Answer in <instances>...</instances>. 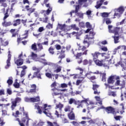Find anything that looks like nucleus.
Listing matches in <instances>:
<instances>
[{
	"instance_id": "f257e3e1",
	"label": "nucleus",
	"mask_w": 126,
	"mask_h": 126,
	"mask_svg": "<svg viewBox=\"0 0 126 126\" xmlns=\"http://www.w3.org/2000/svg\"><path fill=\"white\" fill-rule=\"evenodd\" d=\"M89 33L86 35V38L83 41V44H84L85 46H81L80 44H78V50L81 51H85L86 49V48H88L89 47V45H90V40H92L94 39V35H95V32H94L93 30L92 29H88L85 33Z\"/></svg>"
},
{
	"instance_id": "f03ea898",
	"label": "nucleus",
	"mask_w": 126,
	"mask_h": 126,
	"mask_svg": "<svg viewBox=\"0 0 126 126\" xmlns=\"http://www.w3.org/2000/svg\"><path fill=\"white\" fill-rule=\"evenodd\" d=\"M115 79H116V82L115 83L116 85H119L121 86V90H126V81L124 80L121 81H120V77L117 76L115 77L114 76H111L109 77L108 79V83H114L115 82Z\"/></svg>"
},
{
	"instance_id": "7ed1b4c3",
	"label": "nucleus",
	"mask_w": 126,
	"mask_h": 126,
	"mask_svg": "<svg viewBox=\"0 0 126 126\" xmlns=\"http://www.w3.org/2000/svg\"><path fill=\"white\" fill-rule=\"evenodd\" d=\"M108 30L109 33H114V34H115V36H113V38L114 39L115 43L117 44V43H118L119 36H118V35L121 29L118 27L114 28L113 27V26L109 25L108 26Z\"/></svg>"
},
{
	"instance_id": "20e7f679",
	"label": "nucleus",
	"mask_w": 126,
	"mask_h": 126,
	"mask_svg": "<svg viewBox=\"0 0 126 126\" xmlns=\"http://www.w3.org/2000/svg\"><path fill=\"white\" fill-rule=\"evenodd\" d=\"M22 111L24 114V116H25V117L26 118H24L21 121H20L19 120V119L17 118L16 119V121H17L18 122H19V125L20 126H25L24 125V123H26V121H27V122H26V126H29V122L30 120V119H29V117H28V113L27 112H24V107H23L22 108Z\"/></svg>"
},
{
	"instance_id": "39448f33",
	"label": "nucleus",
	"mask_w": 126,
	"mask_h": 126,
	"mask_svg": "<svg viewBox=\"0 0 126 126\" xmlns=\"http://www.w3.org/2000/svg\"><path fill=\"white\" fill-rule=\"evenodd\" d=\"M57 29V30L58 29L62 30V31L59 32V33L61 36H63L64 35L67 34V33H66L67 31H69V26H66L65 24L63 25L58 23Z\"/></svg>"
},
{
	"instance_id": "423d86ee",
	"label": "nucleus",
	"mask_w": 126,
	"mask_h": 126,
	"mask_svg": "<svg viewBox=\"0 0 126 126\" xmlns=\"http://www.w3.org/2000/svg\"><path fill=\"white\" fill-rule=\"evenodd\" d=\"M31 57L32 59L33 60V61L42 63H43L44 65H47V64H50V63L47 62L46 59H38V56H37V54L33 52H32Z\"/></svg>"
},
{
	"instance_id": "0eeeda50",
	"label": "nucleus",
	"mask_w": 126,
	"mask_h": 126,
	"mask_svg": "<svg viewBox=\"0 0 126 126\" xmlns=\"http://www.w3.org/2000/svg\"><path fill=\"white\" fill-rule=\"evenodd\" d=\"M114 11L115 13L113 18H116V17H120V16L122 15L123 13H124V12L125 11V8L123 6H121L118 9H115Z\"/></svg>"
},
{
	"instance_id": "6e6552de",
	"label": "nucleus",
	"mask_w": 126,
	"mask_h": 126,
	"mask_svg": "<svg viewBox=\"0 0 126 126\" xmlns=\"http://www.w3.org/2000/svg\"><path fill=\"white\" fill-rule=\"evenodd\" d=\"M88 123L90 124V125H92V126H102V122L98 119L90 120L88 121Z\"/></svg>"
},
{
	"instance_id": "1a4fd4ad",
	"label": "nucleus",
	"mask_w": 126,
	"mask_h": 126,
	"mask_svg": "<svg viewBox=\"0 0 126 126\" xmlns=\"http://www.w3.org/2000/svg\"><path fill=\"white\" fill-rule=\"evenodd\" d=\"M86 1H87V0H78V3H76L77 4L75 5V11H72L70 12L71 16H72V13H74V12H75V13H77L80 7V5H82L83 2H86Z\"/></svg>"
},
{
	"instance_id": "9d476101",
	"label": "nucleus",
	"mask_w": 126,
	"mask_h": 126,
	"mask_svg": "<svg viewBox=\"0 0 126 126\" xmlns=\"http://www.w3.org/2000/svg\"><path fill=\"white\" fill-rule=\"evenodd\" d=\"M50 106H48V104H45L44 105V107H41L42 110H44L43 113L47 116V117H51V112H50Z\"/></svg>"
},
{
	"instance_id": "9b49d317",
	"label": "nucleus",
	"mask_w": 126,
	"mask_h": 126,
	"mask_svg": "<svg viewBox=\"0 0 126 126\" xmlns=\"http://www.w3.org/2000/svg\"><path fill=\"white\" fill-rule=\"evenodd\" d=\"M63 108V105L59 103V104L56 105V111L55 112V115L57 116L58 118L60 117V114H59V111H60V112L61 113L62 112V109Z\"/></svg>"
},
{
	"instance_id": "f8f14e48",
	"label": "nucleus",
	"mask_w": 126,
	"mask_h": 126,
	"mask_svg": "<svg viewBox=\"0 0 126 126\" xmlns=\"http://www.w3.org/2000/svg\"><path fill=\"white\" fill-rule=\"evenodd\" d=\"M10 60H11V55H10V51H9L8 59L6 61L7 65L5 67V68H6V69H7V68H8L10 66Z\"/></svg>"
},
{
	"instance_id": "ddd939ff",
	"label": "nucleus",
	"mask_w": 126,
	"mask_h": 126,
	"mask_svg": "<svg viewBox=\"0 0 126 126\" xmlns=\"http://www.w3.org/2000/svg\"><path fill=\"white\" fill-rule=\"evenodd\" d=\"M92 56L95 59H101L102 60V54L98 52H95L94 53H92Z\"/></svg>"
},
{
	"instance_id": "4468645a",
	"label": "nucleus",
	"mask_w": 126,
	"mask_h": 126,
	"mask_svg": "<svg viewBox=\"0 0 126 126\" xmlns=\"http://www.w3.org/2000/svg\"><path fill=\"white\" fill-rule=\"evenodd\" d=\"M106 111L108 114H111V113H115V109L112 107H108L106 108Z\"/></svg>"
},
{
	"instance_id": "2eb2a0df",
	"label": "nucleus",
	"mask_w": 126,
	"mask_h": 126,
	"mask_svg": "<svg viewBox=\"0 0 126 126\" xmlns=\"http://www.w3.org/2000/svg\"><path fill=\"white\" fill-rule=\"evenodd\" d=\"M73 29V30H76V31H78L79 28L76 26V25L73 24L71 25L70 26H69V30Z\"/></svg>"
},
{
	"instance_id": "dca6fc26",
	"label": "nucleus",
	"mask_w": 126,
	"mask_h": 126,
	"mask_svg": "<svg viewBox=\"0 0 126 126\" xmlns=\"http://www.w3.org/2000/svg\"><path fill=\"white\" fill-rule=\"evenodd\" d=\"M94 61L96 64V65H98L99 66H101L102 65V62L101 61H99L98 60H97V58L95 57H93Z\"/></svg>"
},
{
	"instance_id": "f3484780",
	"label": "nucleus",
	"mask_w": 126,
	"mask_h": 126,
	"mask_svg": "<svg viewBox=\"0 0 126 126\" xmlns=\"http://www.w3.org/2000/svg\"><path fill=\"white\" fill-rule=\"evenodd\" d=\"M41 69H42V68H37L35 66L32 67V70H34V71H36L34 73V75H37V74L40 72V70H41Z\"/></svg>"
},
{
	"instance_id": "a211bd4d",
	"label": "nucleus",
	"mask_w": 126,
	"mask_h": 126,
	"mask_svg": "<svg viewBox=\"0 0 126 126\" xmlns=\"http://www.w3.org/2000/svg\"><path fill=\"white\" fill-rule=\"evenodd\" d=\"M34 108L37 109L38 114H40V115L42 114V110L41 109V108L40 107L39 105H38V104H35Z\"/></svg>"
},
{
	"instance_id": "6ab92c4d",
	"label": "nucleus",
	"mask_w": 126,
	"mask_h": 126,
	"mask_svg": "<svg viewBox=\"0 0 126 126\" xmlns=\"http://www.w3.org/2000/svg\"><path fill=\"white\" fill-rule=\"evenodd\" d=\"M104 1H105V0H100L99 1H98L97 2L96 5H95L96 8L97 9L99 8V7H100V6H101V5L103 4V2H104Z\"/></svg>"
},
{
	"instance_id": "aec40b11",
	"label": "nucleus",
	"mask_w": 126,
	"mask_h": 126,
	"mask_svg": "<svg viewBox=\"0 0 126 126\" xmlns=\"http://www.w3.org/2000/svg\"><path fill=\"white\" fill-rule=\"evenodd\" d=\"M31 102L33 103L35 102H40V96H37L35 97H32L31 98Z\"/></svg>"
},
{
	"instance_id": "412c9836",
	"label": "nucleus",
	"mask_w": 126,
	"mask_h": 126,
	"mask_svg": "<svg viewBox=\"0 0 126 126\" xmlns=\"http://www.w3.org/2000/svg\"><path fill=\"white\" fill-rule=\"evenodd\" d=\"M0 4L3 7H6L7 4H6V0H0Z\"/></svg>"
},
{
	"instance_id": "4be33fe9",
	"label": "nucleus",
	"mask_w": 126,
	"mask_h": 126,
	"mask_svg": "<svg viewBox=\"0 0 126 126\" xmlns=\"http://www.w3.org/2000/svg\"><path fill=\"white\" fill-rule=\"evenodd\" d=\"M15 63H16L17 65H22V64H23V60L19 59L15 62Z\"/></svg>"
},
{
	"instance_id": "5701e85b",
	"label": "nucleus",
	"mask_w": 126,
	"mask_h": 126,
	"mask_svg": "<svg viewBox=\"0 0 126 126\" xmlns=\"http://www.w3.org/2000/svg\"><path fill=\"white\" fill-rule=\"evenodd\" d=\"M12 105L11 106L12 111H13V110H14V109H15V107H16V106H17V105L16 104H17V103L16 102V101H15V100L12 101Z\"/></svg>"
},
{
	"instance_id": "b1692460",
	"label": "nucleus",
	"mask_w": 126,
	"mask_h": 126,
	"mask_svg": "<svg viewBox=\"0 0 126 126\" xmlns=\"http://www.w3.org/2000/svg\"><path fill=\"white\" fill-rule=\"evenodd\" d=\"M103 23H105V22L107 25L109 24H111V23H112L111 20L109 18H104L103 19Z\"/></svg>"
},
{
	"instance_id": "393cba45",
	"label": "nucleus",
	"mask_w": 126,
	"mask_h": 126,
	"mask_svg": "<svg viewBox=\"0 0 126 126\" xmlns=\"http://www.w3.org/2000/svg\"><path fill=\"white\" fill-rule=\"evenodd\" d=\"M46 7H49V8L46 11V14H49V13H50V12H51V10H52V8L51 6H50L49 3L46 4Z\"/></svg>"
},
{
	"instance_id": "a878e982",
	"label": "nucleus",
	"mask_w": 126,
	"mask_h": 126,
	"mask_svg": "<svg viewBox=\"0 0 126 126\" xmlns=\"http://www.w3.org/2000/svg\"><path fill=\"white\" fill-rule=\"evenodd\" d=\"M68 116L70 120H74L75 119L74 114L72 112H70V114H68Z\"/></svg>"
},
{
	"instance_id": "bb28decb",
	"label": "nucleus",
	"mask_w": 126,
	"mask_h": 126,
	"mask_svg": "<svg viewBox=\"0 0 126 126\" xmlns=\"http://www.w3.org/2000/svg\"><path fill=\"white\" fill-rule=\"evenodd\" d=\"M20 21H21L20 19H17L14 21L13 26H17V25H19V24H20Z\"/></svg>"
},
{
	"instance_id": "cd10ccee",
	"label": "nucleus",
	"mask_w": 126,
	"mask_h": 126,
	"mask_svg": "<svg viewBox=\"0 0 126 126\" xmlns=\"http://www.w3.org/2000/svg\"><path fill=\"white\" fill-rule=\"evenodd\" d=\"M13 86H14L15 88H19L20 84L17 82V79L15 80V82L13 84Z\"/></svg>"
},
{
	"instance_id": "c85d7f7f",
	"label": "nucleus",
	"mask_w": 126,
	"mask_h": 126,
	"mask_svg": "<svg viewBox=\"0 0 126 126\" xmlns=\"http://www.w3.org/2000/svg\"><path fill=\"white\" fill-rule=\"evenodd\" d=\"M108 95L109 96H112L113 97H116L117 96V94L115 92H109Z\"/></svg>"
},
{
	"instance_id": "c756f323",
	"label": "nucleus",
	"mask_w": 126,
	"mask_h": 126,
	"mask_svg": "<svg viewBox=\"0 0 126 126\" xmlns=\"http://www.w3.org/2000/svg\"><path fill=\"white\" fill-rule=\"evenodd\" d=\"M82 55H87V50L85 51L83 53H79L77 54L76 59H78L79 57H81Z\"/></svg>"
},
{
	"instance_id": "7c9ffc66",
	"label": "nucleus",
	"mask_w": 126,
	"mask_h": 126,
	"mask_svg": "<svg viewBox=\"0 0 126 126\" xmlns=\"http://www.w3.org/2000/svg\"><path fill=\"white\" fill-rule=\"evenodd\" d=\"M121 108H122V109L123 110L121 111H120L121 114H124V113H125V104L124 103H121L120 105Z\"/></svg>"
},
{
	"instance_id": "2f4dec72",
	"label": "nucleus",
	"mask_w": 126,
	"mask_h": 126,
	"mask_svg": "<svg viewBox=\"0 0 126 126\" xmlns=\"http://www.w3.org/2000/svg\"><path fill=\"white\" fill-rule=\"evenodd\" d=\"M13 82V81H12V78L10 77L9 78L8 80L7 81V83L8 84V86L11 85Z\"/></svg>"
},
{
	"instance_id": "473e14b6",
	"label": "nucleus",
	"mask_w": 126,
	"mask_h": 126,
	"mask_svg": "<svg viewBox=\"0 0 126 126\" xmlns=\"http://www.w3.org/2000/svg\"><path fill=\"white\" fill-rule=\"evenodd\" d=\"M2 25L5 27H7V26H10L11 25V23L10 22H4L2 23Z\"/></svg>"
},
{
	"instance_id": "72a5a7b5",
	"label": "nucleus",
	"mask_w": 126,
	"mask_h": 126,
	"mask_svg": "<svg viewBox=\"0 0 126 126\" xmlns=\"http://www.w3.org/2000/svg\"><path fill=\"white\" fill-rule=\"evenodd\" d=\"M109 15L110 13L104 12L101 13V16L103 18L108 17V16H109Z\"/></svg>"
},
{
	"instance_id": "f704fd0d",
	"label": "nucleus",
	"mask_w": 126,
	"mask_h": 126,
	"mask_svg": "<svg viewBox=\"0 0 126 126\" xmlns=\"http://www.w3.org/2000/svg\"><path fill=\"white\" fill-rule=\"evenodd\" d=\"M92 72H88L85 75V76H86V77H87L89 78V79L91 77V75L92 74Z\"/></svg>"
},
{
	"instance_id": "c9c22d12",
	"label": "nucleus",
	"mask_w": 126,
	"mask_h": 126,
	"mask_svg": "<svg viewBox=\"0 0 126 126\" xmlns=\"http://www.w3.org/2000/svg\"><path fill=\"white\" fill-rule=\"evenodd\" d=\"M93 102H90V104L88 105V109L90 110V109H93L94 107H93Z\"/></svg>"
},
{
	"instance_id": "e433bc0d",
	"label": "nucleus",
	"mask_w": 126,
	"mask_h": 126,
	"mask_svg": "<svg viewBox=\"0 0 126 126\" xmlns=\"http://www.w3.org/2000/svg\"><path fill=\"white\" fill-rule=\"evenodd\" d=\"M0 40L1 41V43L3 46H7V45H8V42L2 40V38H0Z\"/></svg>"
},
{
	"instance_id": "4c0bfd02",
	"label": "nucleus",
	"mask_w": 126,
	"mask_h": 126,
	"mask_svg": "<svg viewBox=\"0 0 126 126\" xmlns=\"http://www.w3.org/2000/svg\"><path fill=\"white\" fill-rule=\"evenodd\" d=\"M73 103H75V104H76V101H75V99L73 98H70L69 100V104H70V105H71V104H72Z\"/></svg>"
},
{
	"instance_id": "58836bf2",
	"label": "nucleus",
	"mask_w": 126,
	"mask_h": 126,
	"mask_svg": "<svg viewBox=\"0 0 126 126\" xmlns=\"http://www.w3.org/2000/svg\"><path fill=\"white\" fill-rule=\"evenodd\" d=\"M50 54H51V55H54L55 54V52H54V48L53 47H51L49 50H48Z\"/></svg>"
},
{
	"instance_id": "ea45409f",
	"label": "nucleus",
	"mask_w": 126,
	"mask_h": 126,
	"mask_svg": "<svg viewBox=\"0 0 126 126\" xmlns=\"http://www.w3.org/2000/svg\"><path fill=\"white\" fill-rule=\"evenodd\" d=\"M61 70H62V66H58L57 67V69L56 70H55L54 71H55V72H57V73H58V72H61Z\"/></svg>"
},
{
	"instance_id": "a19ab883",
	"label": "nucleus",
	"mask_w": 126,
	"mask_h": 126,
	"mask_svg": "<svg viewBox=\"0 0 126 126\" xmlns=\"http://www.w3.org/2000/svg\"><path fill=\"white\" fill-rule=\"evenodd\" d=\"M95 98L96 99V101H99V102H98V103L100 105H102V101H101V98H100V97L95 96Z\"/></svg>"
},
{
	"instance_id": "79ce46f5",
	"label": "nucleus",
	"mask_w": 126,
	"mask_h": 126,
	"mask_svg": "<svg viewBox=\"0 0 126 126\" xmlns=\"http://www.w3.org/2000/svg\"><path fill=\"white\" fill-rule=\"evenodd\" d=\"M65 57V55L64 54L59 56V59H60L61 60L58 62L59 63H62V59H63Z\"/></svg>"
},
{
	"instance_id": "37998d69",
	"label": "nucleus",
	"mask_w": 126,
	"mask_h": 126,
	"mask_svg": "<svg viewBox=\"0 0 126 126\" xmlns=\"http://www.w3.org/2000/svg\"><path fill=\"white\" fill-rule=\"evenodd\" d=\"M8 16H9V15H8V9H7V10H6V12H5V16H4V19H6V18H7V17H8Z\"/></svg>"
},
{
	"instance_id": "c03bdc74",
	"label": "nucleus",
	"mask_w": 126,
	"mask_h": 126,
	"mask_svg": "<svg viewBox=\"0 0 126 126\" xmlns=\"http://www.w3.org/2000/svg\"><path fill=\"white\" fill-rule=\"evenodd\" d=\"M45 75L47 77H48V78H52V77L53 76V74L50 73H46Z\"/></svg>"
},
{
	"instance_id": "a18cd8bd",
	"label": "nucleus",
	"mask_w": 126,
	"mask_h": 126,
	"mask_svg": "<svg viewBox=\"0 0 126 126\" xmlns=\"http://www.w3.org/2000/svg\"><path fill=\"white\" fill-rule=\"evenodd\" d=\"M102 75V81H106V73L101 74Z\"/></svg>"
},
{
	"instance_id": "49530a36",
	"label": "nucleus",
	"mask_w": 126,
	"mask_h": 126,
	"mask_svg": "<svg viewBox=\"0 0 126 126\" xmlns=\"http://www.w3.org/2000/svg\"><path fill=\"white\" fill-rule=\"evenodd\" d=\"M102 55V60H105L107 59V54L106 53H101Z\"/></svg>"
},
{
	"instance_id": "de8ad7c7",
	"label": "nucleus",
	"mask_w": 126,
	"mask_h": 126,
	"mask_svg": "<svg viewBox=\"0 0 126 126\" xmlns=\"http://www.w3.org/2000/svg\"><path fill=\"white\" fill-rule=\"evenodd\" d=\"M61 87H62V88H67V84L65 83L61 84Z\"/></svg>"
},
{
	"instance_id": "09e8293b",
	"label": "nucleus",
	"mask_w": 126,
	"mask_h": 126,
	"mask_svg": "<svg viewBox=\"0 0 126 126\" xmlns=\"http://www.w3.org/2000/svg\"><path fill=\"white\" fill-rule=\"evenodd\" d=\"M46 28H48V29H52V28H53V24L49 23L48 25L46 26Z\"/></svg>"
},
{
	"instance_id": "8fccbe9b",
	"label": "nucleus",
	"mask_w": 126,
	"mask_h": 126,
	"mask_svg": "<svg viewBox=\"0 0 126 126\" xmlns=\"http://www.w3.org/2000/svg\"><path fill=\"white\" fill-rule=\"evenodd\" d=\"M37 45H38V49L39 50H40V51H41V50H43V46H42L43 44L42 43H38Z\"/></svg>"
},
{
	"instance_id": "3c124183",
	"label": "nucleus",
	"mask_w": 126,
	"mask_h": 126,
	"mask_svg": "<svg viewBox=\"0 0 126 126\" xmlns=\"http://www.w3.org/2000/svg\"><path fill=\"white\" fill-rule=\"evenodd\" d=\"M99 88V85H93V90H97V89Z\"/></svg>"
},
{
	"instance_id": "603ef678",
	"label": "nucleus",
	"mask_w": 126,
	"mask_h": 126,
	"mask_svg": "<svg viewBox=\"0 0 126 126\" xmlns=\"http://www.w3.org/2000/svg\"><path fill=\"white\" fill-rule=\"evenodd\" d=\"M82 81H83V80H78L76 81V85L77 86H78L80 84V83H82Z\"/></svg>"
},
{
	"instance_id": "864d4df0",
	"label": "nucleus",
	"mask_w": 126,
	"mask_h": 126,
	"mask_svg": "<svg viewBox=\"0 0 126 126\" xmlns=\"http://www.w3.org/2000/svg\"><path fill=\"white\" fill-rule=\"evenodd\" d=\"M32 50H33V51H36V50H37V47L36 46V44H32Z\"/></svg>"
},
{
	"instance_id": "5fc2aeb1",
	"label": "nucleus",
	"mask_w": 126,
	"mask_h": 126,
	"mask_svg": "<svg viewBox=\"0 0 126 126\" xmlns=\"http://www.w3.org/2000/svg\"><path fill=\"white\" fill-rule=\"evenodd\" d=\"M71 124L75 126H79V123H78L77 122L73 121L71 122Z\"/></svg>"
},
{
	"instance_id": "6e6d98bb",
	"label": "nucleus",
	"mask_w": 126,
	"mask_h": 126,
	"mask_svg": "<svg viewBox=\"0 0 126 126\" xmlns=\"http://www.w3.org/2000/svg\"><path fill=\"white\" fill-rule=\"evenodd\" d=\"M14 101L17 102V103H20V102H21V98H20L19 97H17L15 99Z\"/></svg>"
},
{
	"instance_id": "4d7b16f0",
	"label": "nucleus",
	"mask_w": 126,
	"mask_h": 126,
	"mask_svg": "<svg viewBox=\"0 0 126 126\" xmlns=\"http://www.w3.org/2000/svg\"><path fill=\"white\" fill-rule=\"evenodd\" d=\"M86 25L87 28H89V29H90V28H91V27H92V26H91V25H90V22H87L86 23Z\"/></svg>"
},
{
	"instance_id": "13d9d810",
	"label": "nucleus",
	"mask_w": 126,
	"mask_h": 126,
	"mask_svg": "<svg viewBox=\"0 0 126 126\" xmlns=\"http://www.w3.org/2000/svg\"><path fill=\"white\" fill-rule=\"evenodd\" d=\"M37 125L38 126H44V125H45V123H44L43 121H40Z\"/></svg>"
},
{
	"instance_id": "bf43d9fd",
	"label": "nucleus",
	"mask_w": 126,
	"mask_h": 126,
	"mask_svg": "<svg viewBox=\"0 0 126 126\" xmlns=\"http://www.w3.org/2000/svg\"><path fill=\"white\" fill-rule=\"evenodd\" d=\"M79 26H80V27H82V28H83L85 27V24H84V23L82 22H80L79 23Z\"/></svg>"
},
{
	"instance_id": "052dcab7",
	"label": "nucleus",
	"mask_w": 126,
	"mask_h": 126,
	"mask_svg": "<svg viewBox=\"0 0 126 126\" xmlns=\"http://www.w3.org/2000/svg\"><path fill=\"white\" fill-rule=\"evenodd\" d=\"M48 126H54V124L50 121H47Z\"/></svg>"
},
{
	"instance_id": "680f3d73",
	"label": "nucleus",
	"mask_w": 126,
	"mask_h": 126,
	"mask_svg": "<svg viewBox=\"0 0 126 126\" xmlns=\"http://www.w3.org/2000/svg\"><path fill=\"white\" fill-rule=\"evenodd\" d=\"M4 90L3 89L0 90V96H2V95H4Z\"/></svg>"
},
{
	"instance_id": "e2e57ef3",
	"label": "nucleus",
	"mask_w": 126,
	"mask_h": 126,
	"mask_svg": "<svg viewBox=\"0 0 126 126\" xmlns=\"http://www.w3.org/2000/svg\"><path fill=\"white\" fill-rule=\"evenodd\" d=\"M69 110H70V107H69V106H67L64 108L65 112H68Z\"/></svg>"
},
{
	"instance_id": "0e129e2a",
	"label": "nucleus",
	"mask_w": 126,
	"mask_h": 126,
	"mask_svg": "<svg viewBox=\"0 0 126 126\" xmlns=\"http://www.w3.org/2000/svg\"><path fill=\"white\" fill-rule=\"evenodd\" d=\"M55 48L57 50H61L62 47L61 46V45H60L59 44H56V45H55Z\"/></svg>"
},
{
	"instance_id": "69168bd1",
	"label": "nucleus",
	"mask_w": 126,
	"mask_h": 126,
	"mask_svg": "<svg viewBox=\"0 0 126 126\" xmlns=\"http://www.w3.org/2000/svg\"><path fill=\"white\" fill-rule=\"evenodd\" d=\"M77 15H78V16H79L80 18H83V13H78Z\"/></svg>"
},
{
	"instance_id": "338daca9",
	"label": "nucleus",
	"mask_w": 126,
	"mask_h": 126,
	"mask_svg": "<svg viewBox=\"0 0 126 126\" xmlns=\"http://www.w3.org/2000/svg\"><path fill=\"white\" fill-rule=\"evenodd\" d=\"M4 124L5 123L3 122V119L2 118H0V125H1V126H3Z\"/></svg>"
},
{
	"instance_id": "774afa93",
	"label": "nucleus",
	"mask_w": 126,
	"mask_h": 126,
	"mask_svg": "<svg viewBox=\"0 0 126 126\" xmlns=\"http://www.w3.org/2000/svg\"><path fill=\"white\" fill-rule=\"evenodd\" d=\"M44 30H45V29H44V27H41L38 29V32H43V31H44Z\"/></svg>"
}]
</instances>
